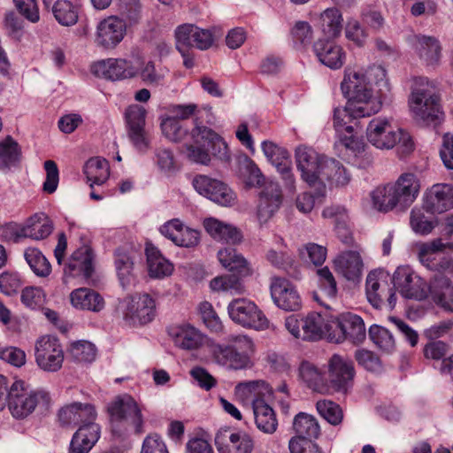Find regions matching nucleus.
Listing matches in <instances>:
<instances>
[{
  "instance_id": "nucleus-15",
  "label": "nucleus",
  "mask_w": 453,
  "mask_h": 453,
  "mask_svg": "<svg viewBox=\"0 0 453 453\" xmlns=\"http://www.w3.org/2000/svg\"><path fill=\"white\" fill-rule=\"evenodd\" d=\"M331 327L333 334H330V340L337 343L349 340L354 344H358L365 339V323L358 315L342 314L331 321Z\"/></svg>"
},
{
  "instance_id": "nucleus-28",
  "label": "nucleus",
  "mask_w": 453,
  "mask_h": 453,
  "mask_svg": "<svg viewBox=\"0 0 453 453\" xmlns=\"http://www.w3.org/2000/svg\"><path fill=\"white\" fill-rule=\"evenodd\" d=\"M423 208L434 214L442 213L453 208V186L450 184H434L426 193Z\"/></svg>"
},
{
  "instance_id": "nucleus-42",
  "label": "nucleus",
  "mask_w": 453,
  "mask_h": 453,
  "mask_svg": "<svg viewBox=\"0 0 453 453\" xmlns=\"http://www.w3.org/2000/svg\"><path fill=\"white\" fill-rule=\"evenodd\" d=\"M252 410L257 427L265 434H273L278 422L273 408L265 400H255Z\"/></svg>"
},
{
  "instance_id": "nucleus-25",
  "label": "nucleus",
  "mask_w": 453,
  "mask_h": 453,
  "mask_svg": "<svg viewBox=\"0 0 453 453\" xmlns=\"http://www.w3.org/2000/svg\"><path fill=\"white\" fill-rule=\"evenodd\" d=\"M94 254L92 249L83 245L77 249L64 267L65 277L89 279L94 272Z\"/></svg>"
},
{
  "instance_id": "nucleus-23",
  "label": "nucleus",
  "mask_w": 453,
  "mask_h": 453,
  "mask_svg": "<svg viewBox=\"0 0 453 453\" xmlns=\"http://www.w3.org/2000/svg\"><path fill=\"white\" fill-rule=\"evenodd\" d=\"M58 418L63 427L96 423V411L91 403L75 402L61 408L58 411Z\"/></svg>"
},
{
  "instance_id": "nucleus-7",
  "label": "nucleus",
  "mask_w": 453,
  "mask_h": 453,
  "mask_svg": "<svg viewBox=\"0 0 453 453\" xmlns=\"http://www.w3.org/2000/svg\"><path fill=\"white\" fill-rule=\"evenodd\" d=\"M9 410L16 418H24L29 416L40 403L48 404L50 395L44 390L27 391L25 382L15 380L8 391Z\"/></svg>"
},
{
  "instance_id": "nucleus-40",
  "label": "nucleus",
  "mask_w": 453,
  "mask_h": 453,
  "mask_svg": "<svg viewBox=\"0 0 453 453\" xmlns=\"http://www.w3.org/2000/svg\"><path fill=\"white\" fill-rule=\"evenodd\" d=\"M217 257L222 266L231 272L237 273L242 276L252 273L249 262L232 247L219 250Z\"/></svg>"
},
{
  "instance_id": "nucleus-63",
  "label": "nucleus",
  "mask_w": 453,
  "mask_h": 453,
  "mask_svg": "<svg viewBox=\"0 0 453 453\" xmlns=\"http://www.w3.org/2000/svg\"><path fill=\"white\" fill-rule=\"evenodd\" d=\"M355 357L361 366L367 371L376 372L381 370V364L379 357L372 351L360 349L356 351Z\"/></svg>"
},
{
  "instance_id": "nucleus-4",
  "label": "nucleus",
  "mask_w": 453,
  "mask_h": 453,
  "mask_svg": "<svg viewBox=\"0 0 453 453\" xmlns=\"http://www.w3.org/2000/svg\"><path fill=\"white\" fill-rule=\"evenodd\" d=\"M372 75L381 76L380 81L377 82L381 83V85L389 89L388 81L384 80L386 71L381 66L370 67L366 73L352 68H347L345 70L344 78L341 83V88L349 102H355L365 107L380 105V104L372 100V91L370 86Z\"/></svg>"
},
{
  "instance_id": "nucleus-39",
  "label": "nucleus",
  "mask_w": 453,
  "mask_h": 453,
  "mask_svg": "<svg viewBox=\"0 0 453 453\" xmlns=\"http://www.w3.org/2000/svg\"><path fill=\"white\" fill-rule=\"evenodd\" d=\"M203 225L206 232L214 240L233 244L238 243L242 240V234L235 227L225 224L217 219H205Z\"/></svg>"
},
{
  "instance_id": "nucleus-2",
  "label": "nucleus",
  "mask_w": 453,
  "mask_h": 453,
  "mask_svg": "<svg viewBox=\"0 0 453 453\" xmlns=\"http://www.w3.org/2000/svg\"><path fill=\"white\" fill-rule=\"evenodd\" d=\"M419 188V181L415 174L402 173L395 182L379 186L371 193L373 207L381 212L395 208L405 211L418 197Z\"/></svg>"
},
{
  "instance_id": "nucleus-64",
  "label": "nucleus",
  "mask_w": 453,
  "mask_h": 453,
  "mask_svg": "<svg viewBox=\"0 0 453 453\" xmlns=\"http://www.w3.org/2000/svg\"><path fill=\"white\" fill-rule=\"evenodd\" d=\"M142 453H169L165 441L157 434H149L143 441Z\"/></svg>"
},
{
  "instance_id": "nucleus-46",
  "label": "nucleus",
  "mask_w": 453,
  "mask_h": 453,
  "mask_svg": "<svg viewBox=\"0 0 453 453\" xmlns=\"http://www.w3.org/2000/svg\"><path fill=\"white\" fill-rule=\"evenodd\" d=\"M299 376L313 391L327 393L328 386L326 384L323 373L311 363L303 361L299 366Z\"/></svg>"
},
{
  "instance_id": "nucleus-24",
  "label": "nucleus",
  "mask_w": 453,
  "mask_h": 453,
  "mask_svg": "<svg viewBox=\"0 0 453 453\" xmlns=\"http://www.w3.org/2000/svg\"><path fill=\"white\" fill-rule=\"evenodd\" d=\"M126 30L123 19L110 16L97 25L96 42L105 49H113L123 40Z\"/></svg>"
},
{
  "instance_id": "nucleus-41",
  "label": "nucleus",
  "mask_w": 453,
  "mask_h": 453,
  "mask_svg": "<svg viewBox=\"0 0 453 453\" xmlns=\"http://www.w3.org/2000/svg\"><path fill=\"white\" fill-rule=\"evenodd\" d=\"M267 390L264 380H250L239 382L234 388V396L244 405L254 407L255 400H264L263 395Z\"/></svg>"
},
{
  "instance_id": "nucleus-53",
  "label": "nucleus",
  "mask_w": 453,
  "mask_h": 453,
  "mask_svg": "<svg viewBox=\"0 0 453 453\" xmlns=\"http://www.w3.org/2000/svg\"><path fill=\"white\" fill-rule=\"evenodd\" d=\"M369 336L372 342L386 353H391L395 349L393 334L383 326L372 325L369 329Z\"/></svg>"
},
{
  "instance_id": "nucleus-32",
  "label": "nucleus",
  "mask_w": 453,
  "mask_h": 453,
  "mask_svg": "<svg viewBox=\"0 0 453 453\" xmlns=\"http://www.w3.org/2000/svg\"><path fill=\"white\" fill-rule=\"evenodd\" d=\"M98 424L81 425L71 440L69 453H88L100 438Z\"/></svg>"
},
{
  "instance_id": "nucleus-6",
  "label": "nucleus",
  "mask_w": 453,
  "mask_h": 453,
  "mask_svg": "<svg viewBox=\"0 0 453 453\" xmlns=\"http://www.w3.org/2000/svg\"><path fill=\"white\" fill-rule=\"evenodd\" d=\"M410 107L415 119L426 124H436L442 112L440 110L439 97L435 94L433 81L419 77L415 80L410 98Z\"/></svg>"
},
{
  "instance_id": "nucleus-29",
  "label": "nucleus",
  "mask_w": 453,
  "mask_h": 453,
  "mask_svg": "<svg viewBox=\"0 0 453 453\" xmlns=\"http://www.w3.org/2000/svg\"><path fill=\"white\" fill-rule=\"evenodd\" d=\"M215 444L220 453H250L253 441L247 434L221 429L215 436Z\"/></svg>"
},
{
  "instance_id": "nucleus-47",
  "label": "nucleus",
  "mask_w": 453,
  "mask_h": 453,
  "mask_svg": "<svg viewBox=\"0 0 453 453\" xmlns=\"http://www.w3.org/2000/svg\"><path fill=\"white\" fill-rule=\"evenodd\" d=\"M320 177L335 186H346L350 180V174L347 169L340 161L334 158L326 159L321 168Z\"/></svg>"
},
{
  "instance_id": "nucleus-37",
  "label": "nucleus",
  "mask_w": 453,
  "mask_h": 453,
  "mask_svg": "<svg viewBox=\"0 0 453 453\" xmlns=\"http://www.w3.org/2000/svg\"><path fill=\"white\" fill-rule=\"evenodd\" d=\"M134 251L127 247H119L114 252V265L123 288L129 286L134 280Z\"/></svg>"
},
{
  "instance_id": "nucleus-16",
  "label": "nucleus",
  "mask_w": 453,
  "mask_h": 453,
  "mask_svg": "<svg viewBox=\"0 0 453 453\" xmlns=\"http://www.w3.org/2000/svg\"><path fill=\"white\" fill-rule=\"evenodd\" d=\"M192 185L200 195L222 206H231L235 200V194L226 183L207 175L196 176Z\"/></svg>"
},
{
  "instance_id": "nucleus-52",
  "label": "nucleus",
  "mask_w": 453,
  "mask_h": 453,
  "mask_svg": "<svg viewBox=\"0 0 453 453\" xmlns=\"http://www.w3.org/2000/svg\"><path fill=\"white\" fill-rule=\"evenodd\" d=\"M24 257L36 276L46 278L50 274L51 265L40 250L29 247L25 250Z\"/></svg>"
},
{
  "instance_id": "nucleus-57",
  "label": "nucleus",
  "mask_w": 453,
  "mask_h": 453,
  "mask_svg": "<svg viewBox=\"0 0 453 453\" xmlns=\"http://www.w3.org/2000/svg\"><path fill=\"white\" fill-rule=\"evenodd\" d=\"M198 311L203 324L211 332L219 333L223 330V324L211 303L202 302L198 305Z\"/></svg>"
},
{
  "instance_id": "nucleus-56",
  "label": "nucleus",
  "mask_w": 453,
  "mask_h": 453,
  "mask_svg": "<svg viewBox=\"0 0 453 453\" xmlns=\"http://www.w3.org/2000/svg\"><path fill=\"white\" fill-rule=\"evenodd\" d=\"M160 127L163 134L172 142H181L188 135V129L176 118L164 119Z\"/></svg>"
},
{
  "instance_id": "nucleus-9",
  "label": "nucleus",
  "mask_w": 453,
  "mask_h": 453,
  "mask_svg": "<svg viewBox=\"0 0 453 453\" xmlns=\"http://www.w3.org/2000/svg\"><path fill=\"white\" fill-rule=\"evenodd\" d=\"M388 278V275L380 270L372 271L366 277V297L372 307L377 310H381L383 307L393 310L395 306V292L389 287Z\"/></svg>"
},
{
  "instance_id": "nucleus-55",
  "label": "nucleus",
  "mask_w": 453,
  "mask_h": 453,
  "mask_svg": "<svg viewBox=\"0 0 453 453\" xmlns=\"http://www.w3.org/2000/svg\"><path fill=\"white\" fill-rule=\"evenodd\" d=\"M316 409L319 415L333 426H337L342 421V408L333 401L319 400L316 403Z\"/></svg>"
},
{
  "instance_id": "nucleus-62",
  "label": "nucleus",
  "mask_w": 453,
  "mask_h": 453,
  "mask_svg": "<svg viewBox=\"0 0 453 453\" xmlns=\"http://www.w3.org/2000/svg\"><path fill=\"white\" fill-rule=\"evenodd\" d=\"M19 12L28 21L36 23L40 20L36 0H13Z\"/></svg>"
},
{
  "instance_id": "nucleus-12",
  "label": "nucleus",
  "mask_w": 453,
  "mask_h": 453,
  "mask_svg": "<svg viewBox=\"0 0 453 453\" xmlns=\"http://www.w3.org/2000/svg\"><path fill=\"white\" fill-rule=\"evenodd\" d=\"M229 317L242 326L264 330L269 327V321L257 306L245 298L233 300L227 306Z\"/></svg>"
},
{
  "instance_id": "nucleus-1",
  "label": "nucleus",
  "mask_w": 453,
  "mask_h": 453,
  "mask_svg": "<svg viewBox=\"0 0 453 453\" xmlns=\"http://www.w3.org/2000/svg\"><path fill=\"white\" fill-rule=\"evenodd\" d=\"M449 246L441 238L422 242L418 246V257L426 268L436 273L429 284L432 299L445 311L453 312V258L444 253Z\"/></svg>"
},
{
  "instance_id": "nucleus-26",
  "label": "nucleus",
  "mask_w": 453,
  "mask_h": 453,
  "mask_svg": "<svg viewBox=\"0 0 453 453\" xmlns=\"http://www.w3.org/2000/svg\"><path fill=\"white\" fill-rule=\"evenodd\" d=\"M282 195L280 186L273 181L268 182L259 194L257 207V217L260 225L267 223L280 209Z\"/></svg>"
},
{
  "instance_id": "nucleus-60",
  "label": "nucleus",
  "mask_w": 453,
  "mask_h": 453,
  "mask_svg": "<svg viewBox=\"0 0 453 453\" xmlns=\"http://www.w3.org/2000/svg\"><path fill=\"white\" fill-rule=\"evenodd\" d=\"M71 356L78 362H92L96 355L95 346L87 341H80L72 344Z\"/></svg>"
},
{
  "instance_id": "nucleus-51",
  "label": "nucleus",
  "mask_w": 453,
  "mask_h": 453,
  "mask_svg": "<svg viewBox=\"0 0 453 453\" xmlns=\"http://www.w3.org/2000/svg\"><path fill=\"white\" fill-rule=\"evenodd\" d=\"M293 428L296 435L310 440L318 438L320 434V427L317 419L312 415L304 412H300L295 417Z\"/></svg>"
},
{
  "instance_id": "nucleus-14",
  "label": "nucleus",
  "mask_w": 453,
  "mask_h": 453,
  "mask_svg": "<svg viewBox=\"0 0 453 453\" xmlns=\"http://www.w3.org/2000/svg\"><path fill=\"white\" fill-rule=\"evenodd\" d=\"M392 282L394 288L407 299L424 300L427 297L429 287L410 266H399L395 271Z\"/></svg>"
},
{
  "instance_id": "nucleus-33",
  "label": "nucleus",
  "mask_w": 453,
  "mask_h": 453,
  "mask_svg": "<svg viewBox=\"0 0 453 453\" xmlns=\"http://www.w3.org/2000/svg\"><path fill=\"white\" fill-rule=\"evenodd\" d=\"M70 302L73 308L98 313L105 307L104 297L95 289L79 288L70 293Z\"/></svg>"
},
{
  "instance_id": "nucleus-27",
  "label": "nucleus",
  "mask_w": 453,
  "mask_h": 453,
  "mask_svg": "<svg viewBox=\"0 0 453 453\" xmlns=\"http://www.w3.org/2000/svg\"><path fill=\"white\" fill-rule=\"evenodd\" d=\"M175 39L190 49L195 47L201 50L210 49L214 37L209 29H203L193 24H182L175 30Z\"/></svg>"
},
{
  "instance_id": "nucleus-11",
  "label": "nucleus",
  "mask_w": 453,
  "mask_h": 453,
  "mask_svg": "<svg viewBox=\"0 0 453 453\" xmlns=\"http://www.w3.org/2000/svg\"><path fill=\"white\" fill-rule=\"evenodd\" d=\"M127 134L133 146L140 152L149 150L150 140L145 129L146 109L139 104L129 105L124 113Z\"/></svg>"
},
{
  "instance_id": "nucleus-19",
  "label": "nucleus",
  "mask_w": 453,
  "mask_h": 453,
  "mask_svg": "<svg viewBox=\"0 0 453 453\" xmlns=\"http://www.w3.org/2000/svg\"><path fill=\"white\" fill-rule=\"evenodd\" d=\"M326 157L320 156L312 148L299 146L296 150V162L302 179L309 185H314L320 178L321 168Z\"/></svg>"
},
{
  "instance_id": "nucleus-17",
  "label": "nucleus",
  "mask_w": 453,
  "mask_h": 453,
  "mask_svg": "<svg viewBox=\"0 0 453 453\" xmlns=\"http://www.w3.org/2000/svg\"><path fill=\"white\" fill-rule=\"evenodd\" d=\"M6 231L11 234L14 242H18L20 238L43 240L52 233L53 223L46 214L35 213L27 220L25 225H9Z\"/></svg>"
},
{
  "instance_id": "nucleus-3",
  "label": "nucleus",
  "mask_w": 453,
  "mask_h": 453,
  "mask_svg": "<svg viewBox=\"0 0 453 453\" xmlns=\"http://www.w3.org/2000/svg\"><path fill=\"white\" fill-rule=\"evenodd\" d=\"M255 352L253 341L244 334L230 335L225 343L212 342L210 354L219 365L230 370H243L251 367Z\"/></svg>"
},
{
  "instance_id": "nucleus-22",
  "label": "nucleus",
  "mask_w": 453,
  "mask_h": 453,
  "mask_svg": "<svg viewBox=\"0 0 453 453\" xmlns=\"http://www.w3.org/2000/svg\"><path fill=\"white\" fill-rule=\"evenodd\" d=\"M273 303L284 311H297L302 305L301 297L295 286L287 279L274 277L270 285Z\"/></svg>"
},
{
  "instance_id": "nucleus-35",
  "label": "nucleus",
  "mask_w": 453,
  "mask_h": 453,
  "mask_svg": "<svg viewBox=\"0 0 453 453\" xmlns=\"http://www.w3.org/2000/svg\"><path fill=\"white\" fill-rule=\"evenodd\" d=\"M326 334L330 338L333 334L331 322L319 312H310L303 318L302 339L306 341H318Z\"/></svg>"
},
{
  "instance_id": "nucleus-59",
  "label": "nucleus",
  "mask_w": 453,
  "mask_h": 453,
  "mask_svg": "<svg viewBox=\"0 0 453 453\" xmlns=\"http://www.w3.org/2000/svg\"><path fill=\"white\" fill-rule=\"evenodd\" d=\"M345 36L357 46H363L367 38L366 29L356 19H349L345 26Z\"/></svg>"
},
{
  "instance_id": "nucleus-50",
  "label": "nucleus",
  "mask_w": 453,
  "mask_h": 453,
  "mask_svg": "<svg viewBox=\"0 0 453 453\" xmlns=\"http://www.w3.org/2000/svg\"><path fill=\"white\" fill-rule=\"evenodd\" d=\"M20 157L21 148L12 136L0 142V169H10L17 165Z\"/></svg>"
},
{
  "instance_id": "nucleus-48",
  "label": "nucleus",
  "mask_w": 453,
  "mask_h": 453,
  "mask_svg": "<svg viewBox=\"0 0 453 453\" xmlns=\"http://www.w3.org/2000/svg\"><path fill=\"white\" fill-rule=\"evenodd\" d=\"M342 16L337 8H327L319 18V24L324 35L329 39L338 37L342 29Z\"/></svg>"
},
{
  "instance_id": "nucleus-8",
  "label": "nucleus",
  "mask_w": 453,
  "mask_h": 453,
  "mask_svg": "<svg viewBox=\"0 0 453 453\" xmlns=\"http://www.w3.org/2000/svg\"><path fill=\"white\" fill-rule=\"evenodd\" d=\"M112 426L121 425L125 430L143 433V416L136 401L129 395L117 396L107 407Z\"/></svg>"
},
{
  "instance_id": "nucleus-54",
  "label": "nucleus",
  "mask_w": 453,
  "mask_h": 453,
  "mask_svg": "<svg viewBox=\"0 0 453 453\" xmlns=\"http://www.w3.org/2000/svg\"><path fill=\"white\" fill-rule=\"evenodd\" d=\"M210 287L213 291H226L232 294H241L244 290L242 280L234 274L216 277L211 280Z\"/></svg>"
},
{
  "instance_id": "nucleus-30",
  "label": "nucleus",
  "mask_w": 453,
  "mask_h": 453,
  "mask_svg": "<svg viewBox=\"0 0 453 453\" xmlns=\"http://www.w3.org/2000/svg\"><path fill=\"white\" fill-rule=\"evenodd\" d=\"M313 50L319 62L331 69H339L344 64L345 52L334 39H319L313 44Z\"/></svg>"
},
{
  "instance_id": "nucleus-45",
  "label": "nucleus",
  "mask_w": 453,
  "mask_h": 453,
  "mask_svg": "<svg viewBox=\"0 0 453 453\" xmlns=\"http://www.w3.org/2000/svg\"><path fill=\"white\" fill-rule=\"evenodd\" d=\"M194 122L195 127L189 134L192 141L196 143L203 142L208 144H213L214 147L219 146L222 150L219 156L221 157H226V142L223 139L211 128L203 126L198 118H196Z\"/></svg>"
},
{
  "instance_id": "nucleus-34",
  "label": "nucleus",
  "mask_w": 453,
  "mask_h": 453,
  "mask_svg": "<svg viewBox=\"0 0 453 453\" xmlns=\"http://www.w3.org/2000/svg\"><path fill=\"white\" fill-rule=\"evenodd\" d=\"M169 334L173 337L175 345L182 349H198L204 342V335L189 324H182L173 327Z\"/></svg>"
},
{
  "instance_id": "nucleus-20",
  "label": "nucleus",
  "mask_w": 453,
  "mask_h": 453,
  "mask_svg": "<svg viewBox=\"0 0 453 453\" xmlns=\"http://www.w3.org/2000/svg\"><path fill=\"white\" fill-rule=\"evenodd\" d=\"M92 73L101 78L111 81L130 79L138 74V69L129 60L108 58L94 63Z\"/></svg>"
},
{
  "instance_id": "nucleus-38",
  "label": "nucleus",
  "mask_w": 453,
  "mask_h": 453,
  "mask_svg": "<svg viewBox=\"0 0 453 453\" xmlns=\"http://www.w3.org/2000/svg\"><path fill=\"white\" fill-rule=\"evenodd\" d=\"M145 254L150 277L160 279L172 274L173 271V264L161 254L157 247L151 243H147Z\"/></svg>"
},
{
  "instance_id": "nucleus-5",
  "label": "nucleus",
  "mask_w": 453,
  "mask_h": 453,
  "mask_svg": "<svg viewBox=\"0 0 453 453\" xmlns=\"http://www.w3.org/2000/svg\"><path fill=\"white\" fill-rule=\"evenodd\" d=\"M366 135L369 142L380 150H390L398 145L403 154H408L414 148L409 133L394 126L387 118L372 119L366 128Z\"/></svg>"
},
{
  "instance_id": "nucleus-36",
  "label": "nucleus",
  "mask_w": 453,
  "mask_h": 453,
  "mask_svg": "<svg viewBox=\"0 0 453 453\" xmlns=\"http://www.w3.org/2000/svg\"><path fill=\"white\" fill-rule=\"evenodd\" d=\"M416 50L419 58L427 65L436 67L441 58V45L434 36L417 35Z\"/></svg>"
},
{
  "instance_id": "nucleus-44",
  "label": "nucleus",
  "mask_w": 453,
  "mask_h": 453,
  "mask_svg": "<svg viewBox=\"0 0 453 453\" xmlns=\"http://www.w3.org/2000/svg\"><path fill=\"white\" fill-rule=\"evenodd\" d=\"M83 173L91 188L94 185H103L110 176L109 163L104 158L91 157L85 163Z\"/></svg>"
},
{
  "instance_id": "nucleus-10",
  "label": "nucleus",
  "mask_w": 453,
  "mask_h": 453,
  "mask_svg": "<svg viewBox=\"0 0 453 453\" xmlns=\"http://www.w3.org/2000/svg\"><path fill=\"white\" fill-rule=\"evenodd\" d=\"M123 304V319L129 325H146L156 317L155 300L146 293L126 297Z\"/></svg>"
},
{
  "instance_id": "nucleus-61",
  "label": "nucleus",
  "mask_w": 453,
  "mask_h": 453,
  "mask_svg": "<svg viewBox=\"0 0 453 453\" xmlns=\"http://www.w3.org/2000/svg\"><path fill=\"white\" fill-rule=\"evenodd\" d=\"M22 286V280L17 273L4 272L0 274V291L6 296L16 294Z\"/></svg>"
},
{
  "instance_id": "nucleus-58",
  "label": "nucleus",
  "mask_w": 453,
  "mask_h": 453,
  "mask_svg": "<svg viewBox=\"0 0 453 453\" xmlns=\"http://www.w3.org/2000/svg\"><path fill=\"white\" fill-rule=\"evenodd\" d=\"M424 208H413L411 212L410 223L412 230L420 234H428L434 228V222L426 217Z\"/></svg>"
},
{
  "instance_id": "nucleus-21",
  "label": "nucleus",
  "mask_w": 453,
  "mask_h": 453,
  "mask_svg": "<svg viewBox=\"0 0 453 453\" xmlns=\"http://www.w3.org/2000/svg\"><path fill=\"white\" fill-rule=\"evenodd\" d=\"M380 105L374 107L361 106L355 102L347 103L344 108H335L334 111V127L338 134L343 133H351L354 127L351 122L354 119L369 117L379 111Z\"/></svg>"
},
{
  "instance_id": "nucleus-18",
  "label": "nucleus",
  "mask_w": 453,
  "mask_h": 453,
  "mask_svg": "<svg viewBox=\"0 0 453 453\" xmlns=\"http://www.w3.org/2000/svg\"><path fill=\"white\" fill-rule=\"evenodd\" d=\"M329 385L335 392L347 393L353 385L355 369L353 362L340 355L334 354L328 364Z\"/></svg>"
},
{
  "instance_id": "nucleus-43",
  "label": "nucleus",
  "mask_w": 453,
  "mask_h": 453,
  "mask_svg": "<svg viewBox=\"0 0 453 453\" xmlns=\"http://www.w3.org/2000/svg\"><path fill=\"white\" fill-rule=\"evenodd\" d=\"M324 218L334 219V229L338 238L347 245H351L353 237L348 225V216L343 208L340 206H330L323 210Z\"/></svg>"
},
{
  "instance_id": "nucleus-31",
  "label": "nucleus",
  "mask_w": 453,
  "mask_h": 453,
  "mask_svg": "<svg viewBox=\"0 0 453 453\" xmlns=\"http://www.w3.org/2000/svg\"><path fill=\"white\" fill-rule=\"evenodd\" d=\"M334 263L335 270L347 280L353 282L360 280L364 264L357 251H344L335 257Z\"/></svg>"
},
{
  "instance_id": "nucleus-49",
  "label": "nucleus",
  "mask_w": 453,
  "mask_h": 453,
  "mask_svg": "<svg viewBox=\"0 0 453 453\" xmlns=\"http://www.w3.org/2000/svg\"><path fill=\"white\" fill-rule=\"evenodd\" d=\"M56 20L64 27L75 25L79 19V7L69 0H57L51 8Z\"/></svg>"
},
{
  "instance_id": "nucleus-13",
  "label": "nucleus",
  "mask_w": 453,
  "mask_h": 453,
  "mask_svg": "<svg viewBox=\"0 0 453 453\" xmlns=\"http://www.w3.org/2000/svg\"><path fill=\"white\" fill-rule=\"evenodd\" d=\"M35 361L43 371L55 372L61 369L64 362V350L58 339L43 335L35 343Z\"/></svg>"
}]
</instances>
